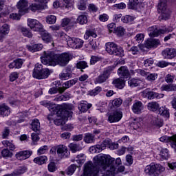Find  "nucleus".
Masks as SVG:
<instances>
[{"mask_svg": "<svg viewBox=\"0 0 176 176\" xmlns=\"http://www.w3.org/2000/svg\"><path fill=\"white\" fill-rule=\"evenodd\" d=\"M37 24H38V20L31 19H28V25L32 30L33 28H35V27L36 26Z\"/></svg>", "mask_w": 176, "mask_h": 176, "instance_id": "603ef678", "label": "nucleus"}, {"mask_svg": "<svg viewBox=\"0 0 176 176\" xmlns=\"http://www.w3.org/2000/svg\"><path fill=\"white\" fill-rule=\"evenodd\" d=\"M91 108V104H87L85 102H81L78 104V109L81 112H86L88 109H90Z\"/></svg>", "mask_w": 176, "mask_h": 176, "instance_id": "f704fd0d", "label": "nucleus"}, {"mask_svg": "<svg viewBox=\"0 0 176 176\" xmlns=\"http://www.w3.org/2000/svg\"><path fill=\"white\" fill-rule=\"evenodd\" d=\"M0 12L4 14L9 13V8L8 6H6V1H5V0H0Z\"/></svg>", "mask_w": 176, "mask_h": 176, "instance_id": "c85d7f7f", "label": "nucleus"}, {"mask_svg": "<svg viewBox=\"0 0 176 176\" xmlns=\"http://www.w3.org/2000/svg\"><path fill=\"white\" fill-rule=\"evenodd\" d=\"M28 116V113L27 112L23 113H19V117L20 118L19 120H17V123H22V122H24L25 118H27Z\"/></svg>", "mask_w": 176, "mask_h": 176, "instance_id": "e2e57ef3", "label": "nucleus"}, {"mask_svg": "<svg viewBox=\"0 0 176 176\" xmlns=\"http://www.w3.org/2000/svg\"><path fill=\"white\" fill-rule=\"evenodd\" d=\"M47 160V157L43 155V156H39L34 159V163L36 164H39L40 166H42V164H45Z\"/></svg>", "mask_w": 176, "mask_h": 176, "instance_id": "7c9ffc66", "label": "nucleus"}, {"mask_svg": "<svg viewBox=\"0 0 176 176\" xmlns=\"http://www.w3.org/2000/svg\"><path fill=\"white\" fill-rule=\"evenodd\" d=\"M58 36H59V38H61V39H63V41H66L67 43H68L69 39H71V37L67 35L64 32H60L58 34Z\"/></svg>", "mask_w": 176, "mask_h": 176, "instance_id": "338daca9", "label": "nucleus"}, {"mask_svg": "<svg viewBox=\"0 0 176 176\" xmlns=\"http://www.w3.org/2000/svg\"><path fill=\"white\" fill-rule=\"evenodd\" d=\"M72 76V68L71 66H67L65 69L59 74V78L61 80H67Z\"/></svg>", "mask_w": 176, "mask_h": 176, "instance_id": "ddd939ff", "label": "nucleus"}, {"mask_svg": "<svg viewBox=\"0 0 176 176\" xmlns=\"http://www.w3.org/2000/svg\"><path fill=\"white\" fill-rule=\"evenodd\" d=\"M157 10L161 13L162 20H168L170 17V10L167 8V0H160L158 3Z\"/></svg>", "mask_w": 176, "mask_h": 176, "instance_id": "0eeeda50", "label": "nucleus"}, {"mask_svg": "<svg viewBox=\"0 0 176 176\" xmlns=\"http://www.w3.org/2000/svg\"><path fill=\"white\" fill-rule=\"evenodd\" d=\"M57 153L58 156L63 158L68 157L69 153L68 152V148L64 144H60L57 146Z\"/></svg>", "mask_w": 176, "mask_h": 176, "instance_id": "4468645a", "label": "nucleus"}, {"mask_svg": "<svg viewBox=\"0 0 176 176\" xmlns=\"http://www.w3.org/2000/svg\"><path fill=\"white\" fill-rule=\"evenodd\" d=\"M72 105L71 104H64L63 106L59 105L56 107H53L52 109L54 112H56L58 115H60L61 118H65L69 119L72 118Z\"/></svg>", "mask_w": 176, "mask_h": 176, "instance_id": "7ed1b4c3", "label": "nucleus"}, {"mask_svg": "<svg viewBox=\"0 0 176 176\" xmlns=\"http://www.w3.org/2000/svg\"><path fill=\"white\" fill-rule=\"evenodd\" d=\"M87 67H89V65H87V63L86 61H80L76 64V68L81 69L82 72H83L82 69L87 68Z\"/></svg>", "mask_w": 176, "mask_h": 176, "instance_id": "4d7b16f0", "label": "nucleus"}, {"mask_svg": "<svg viewBox=\"0 0 176 176\" xmlns=\"http://www.w3.org/2000/svg\"><path fill=\"white\" fill-rule=\"evenodd\" d=\"M142 2V0H129L128 3L129 9H137V6Z\"/></svg>", "mask_w": 176, "mask_h": 176, "instance_id": "c756f323", "label": "nucleus"}, {"mask_svg": "<svg viewBox=\"0 0 176 176\" xmlns=\"http://www.w3.org/2000/svg\"><path fill=\"white\" fill-rule=\"evenodd\" d=\"M77 21L79 24H87V16L85 14H81L78 16Z\"/></svg>", "mask_w": 176, "mask_h": 176, "instance_id": "3c124183", "label": "nucleus"}, {"mask_svg": "<svg viewBox=\"0 0 176 176\" xmlns=\"http://www.w3.org/2000/svg\"><path fill=\"white\" fill-rule=\"evenodd\" d=\"M84 141L86 144H91L92 142H94V135L91 133H86L84 137Z\"/></svg>", "mask_w": 176, "mask_h": 176, "instance_id": "ea45409f", "label": "nucleus"}, {"mask_svg": "<svg viewBox=\"0 0 176 176\" xmlns=\"http://www.w3.org/2000/svg\"><path fill=\"white\" fill-rule=\"evenodd\" d=\"M153 124L157 127H162L163 126V120L157 118L153 119Z\"/></svg>", "mask_w": 176, "mask_h": 176, "instance_id": "13d9d810", "label": "nucleus"}, {"mask_svg": "<svg viewBox=\"0 0 176 176\" xmlns=\"http://www.w3.org/2000/svg\"><path fill=\"white\" fill-rule=\"evenodd\" d=\"M16 6L19 9V13L21 15H24L28 13V1L27 0H20Z\"/></svg>", "mask_w": 176, "mask_h": 176, "instance_id": "9b49d317", "label": "nucleus"}, {"mask_svg": "<svg viewBox=\"0 0 176 176\" xmlns=\"http://www.w3.org/2000/svg\"><path fill=\"white\" fill-rule=\"evenodd\" d=\"M102 89L101 87H96L95 89L89 91V96H97L98 93H101Z\"/></svg>", "mask_w": 176, "mask_h": 176, "instance_id": "052dcab7", "label": "nucleus"}, {"mask_svg": "<svg viewBox=\"0 0 176 176\" xmlns=\"http://www.w3.org/2000/svg\"><path fill=\"white\" fill-rule=\"evenodd\" d=\"M76 167H78V166H76V164L70 165L66 170L67 175H72V174L75 173Z\"/></svg>", "mask_w": 176, "mask_h": 176, "instance_id": "37998d69", "label": "nucleus"}, {"mask_svg": "<svg viewBox=\"0 0 176 176\" xmlns=\"http://www.w3.org/2000/svg\"><path fill=\"white\" fill-rule=\"evenodd\" d=\"M148 100H153L154 98H163L164 95L163 94H158L153 91H148L147 93Z\"/></svg>", "mask_w": 176, "mask_h": 176, "instance_id": "bb28decb", "label": "nucleus"}, {"mask_svg": "<svg viewBox=\"0 0 176 176\" xmlns=\"http://www.w3.org/2000/svg\"><path fill=\"white\" fill-rule=\"evenodd\" d=\"M31 129L33 131H39L41 130V123L39 122V120L34 119L32 120L31 124Z\"/></svg>", "mask_w": 176, "mask_h": 176, "instance_id": "a878e982", "label": "nucleus"}, {"mask_svg": "<svg viewBox=\"0 0 176 176\" xmlns=\"http://www.w3.org/2000/svg\"><path fill=\"white\" fill-rule=\"evenodd\" d=\"M148 35L151 38H155V36H159V35L168 34V32H172L173 30L168 28H163L162 29L157 28V26H151L148 28Z\"/></svg>", "mask_w": 176, "mask_h": 176, "instance_id": "423d86ee", "label": "nucleus"}, {"mask_svg": "<svg viewBox=\"0 0 176 176\" xmlns=\"http://www.w3.org/2000/svg\"><path fill=\"white\" fill-rule=\"evenodd\" d=\"M132 111L133 113H135L136 115L142 113V111H144V104L140 101L135 100L132 106Z\"/></svg>", "mask_w": 176, "mask_h": 176, "instance_id": "2eb2a0df", "label": "nucleus"}, {"mask_svg": "<svg viewBox=\"0 0 176 176\" xmlns=\"http://www.w3.org/2000/svg\"><path fill=\"white\" fill-rule=\"evenodd\" d=\"M9 34V25L6 23H4L0 28V41L6 35Z\"/></svg>", "mask_w": 176, "mask_h": 176, "instance_id": "393cba45", "label": "nucleus"}, {"mask_svg": "<svg viewBox=\"0 0 176 176\" xmlns=\"http://www.w3.org/2000/svg\"><path fill=\"white\" fill-rule=\"evenodd\" d=\"M101 146L96 145V146H92L89 148V152L91 153H100L101 152Z\"/></svg>", "mask_w": 176, "mask_h": 176, "instance_id": "5fc2aeb1", "label": "nucleus"}, {"mask_svg": "<svg viewBox=\"0 0 176 176\" xmlns=\"http://www.w3.org/2000/svg\"><path fill=\"white\" fill-rule=\"evenodd\" d=\"M160 141H161V142H164L165 144H168L173 149L176 151V135L172 136H162L160 138Z\"/></svg>", "mask_w": 176, "mask_h": 176, "instance_id": "1a4fd4ad", "label": "nucleus"}, {"mask_svg": "<svg viewBox=\"0 0 176 176\" xmlns=\"http://www.w3.org/2000/svg\"><path fill=\"white\" fill-rule=\"evenodd\" d=\"M109 70H105L102 74L96 78L95 83H104L109 78Z\"/></svg>", "mask_w": 176, "mask_h": 176, "instance_id": "a211bd4d", "label": "nucleus"}, {"mask_svg": "<svg viewBox=\"0 0 176 176\" xmlns=\"http://www.w3.org/2000/svg\"><path fill=\"white\" fill-rule=\"evenodd\" d=\"M72 54L69 53H63L61 54H54V52L45 51L43 56L41 57L42 64L47 66L65 67L73 58Z\"/></svg>", "mask_w": 176, "mask_h": 176, "instance_id": "f03ea898", "label": "nucleus"}, {"mask_svg": "<svg viewBox=\"0 0 176 176\" xmlns=\"http://www.w3.org/2000/svg\"><path fill=\"white\" fill-rule=\"evenodd\" d=\"M57 21V17L54 15H48L46 16V23L47 24H56Z\"/></svg>", "mask_w": 176, "mask_h": 176, "instance_id": "c03bdc74", "label": "nucleus"}, {"mask_svg": "<svg viewBox=\"0 0 176 176\" xmlns=\"http://www.w3.org/2000/svg\"><path fill=\"white\" fill-rule=\"evenodd\" d=\"M90 36H92V38H97V33L93 30H87L84 35L85 39L87 40Z\"/></svg>", "mask_w": 176, "mask_h": 176, "instance_id": "79ce46f5", "label": "nucleus"}, {"mask_svg": "<svg viewBox=\"0 0 176 176\" xmlns=\"http://www.w3.org/2000/svg\"><path fill=\"white\" fill-rule=\"evenodd\" d=\"M23 64H24V60H23L21 58H18L10 63L8 67L10 69H12L13 68L19 69L23 67Z\"/></svg>", "mask_w": 176, "mask_h": 176, "instance_id": "412c9836", "label": "nucleus"}, {"mask_svg": "<svg viewBox=\"0 0 176 176\" xmlns=\"http://www.w3.org/2000/svg\"><path fill=\"white\" fill-rule=\"evenodd\" d=\"M112 83L115 86V87H117V89H123V87H124L125 86L124 80L120 78H117L114 80Z\"/></svg>", "mask_w": 176, "mask_h": 176, "instance_id": "cd10ccee", "label": "nucleus"}, {"mask_svg": "<svg viewBox=\"0 0 176 176\" xmlns=\"http://www.w3.org/2000/svg\"><path fill=\"white\" fill-rule=\"evenodd\" d=\"M78 9L80 10H86V1L80 0L78 4Z\"/></svg>", "mask_w": 176, "mask_h": 176, "instance_id": "774afa93", "label": "nucleus"}, {"mask_svg": "<svg viewBox=\"0 0 176 176\" xmlns=\"http://www.w3.org/2000/svg\"><path fill=\"white\" fill-rule=\"evenodd\" d=\"M131 74H132V75H135V74H139V75H141L142 76H147L148 73L145 72V70L138 69H136L135 71L131 70Z\"/></svg>", "mask_w": 176, "mask_h": 176, "instance_id": "864d4df0", "label": "nucleus"}, {"mask_svg": "<svg viewBox=\"0 0 176 176\" xmlns=\"http://www.w3.org/2000/svg\"><path fill=\"white\" fill-rule=\"evenodd\" d=\"M42 39L45 43H49L52 42V36L47 32L44 31L41 34Z\"/></svg>", "mask_w": 176, "mask_h": 176, "instance_id": "c9c22d12", "label": "nucleus"}, {"mask_svg": "<svg viewBox=\"0 0 176 176\" xmlns=\"http://www.w3.org/2000/svg\"><path fill=\"white\" fill-rule=\"evenodd\" d=\"M49 75H50V70L47 68L43 69L38 76L36 77V79H46L49 78Z\"/></svg>", "mask_w": 176, "mask_h": 176, "instance_id": "5701e85b", "label": "nucleus"}, {"mask_svg": "<svg viewBox=\"0 0 176 176\" xmlns=\"http://www.w3.org/2000/svg\"><path fill=\"white\" fill-rule=\"evenodd\" d=\"M160 113L164 116V118H170V111L166 107H161L159 109Z\"/></svg>", "mask_w": 176, "mask_h": 176, "instance_id": "de8ad7c7", "label": "nucleus"}, {"mask_svg": "<svg viewBox=\"0 0 176 176\" xmlns=\"http://www.w3.org/2000/svg\"><path fill=\"white\" fill-rule=\"evenodd\" d=\"M30 9L32 12H36V10H43L45 6L42 4L32 3L30 6Z\"/></svg>", "mask_w": 176, "mask_h": 176, "instance_id": "72a5a7b5", "label": "nucleus"}, {"mask_svg": "<svg viewBox=\"0 0 176 176\" xmlns=\"http://www.w3.org/2000/svg\"><path fill=\"white\" fill-rule=\"evenodd\" d=\"M9 134H10V129L9 127H5L2 131V138H8L9 137Z\"/></svg>", "mask_w": 176, "mask_h": 176, "instance_id": "0e129e2a", "label": "nucleus"}, {"mask_svg": "<svg viewBox=\"0 0 176 176\" xmlns=\"http://www.w3.org/2000/svg\"><path fill=\"white\" fill-rule=\"evenodd\" d=\"M21 32H22L24 36H27L28 38H32V33H31V32H30L27 28H21Z\"/></svg>", "mask_w": 176, "mask_h": 176, "instance_id": "6e6d98bb", "label": "nucleus"}, {"mask_svg": "<svg viewBox=\"0 0 176 176\" xmlns=\"http://www.w3.org/2000/svg\"><path fill=\"white\" fill-rule=\"evenodd\" d=\"M31 155H32V152L30 151H19L16 153V157L19 159V160H25L28 159Z\"/></svg>", "mask_w": 176, "mask_h": 176, "instance_id": "6ab92c4d", "label": "nucleus"}, {"mask_svg": "<svg viewBox=\"0 0 176 176\" xmlns=\"http://www.w3.org/2000/svg\"><path fill=\"white\" fill-rule=\"evenodd\" d=\"M27 171V167L21 166L18 169L15 170L13 173V175L19 176L21 175V174H24Z\"/></svg>", "mask_w": 176, "mask_h": 176, "instance_id": "a19ab883", "label": "nucleus"}, {"mask_svg": "<svg viewBox=\"0 0 176 176\" xmlns=\"http://www.w3.org/2000/svg\"><path fill=\"white\" fill-rule=\"evenodd\" d=\"M144 46L147 49L157 47V46H160V40L156 38H148L146 41Z\"/></svg>", "mask_w": 176, "mask_h": 176, "instance_id": "dca6fc26", "label": "nucleus"}, {"mask_svg": "<svg viewBox=\"0 0 176 176\" xmlns=\"http://www.w3.org/2000/svg\"><path fill=\"white\" fill-rule=\"evenodd\" d=\"M166 170L159 164H151L145 167L144 173L148 175L159 176Z\"/></svg>", "mask_w": 176, "mask_h": 176, "instance_id": "39448f33", "label": "nucleus"}, {"mask_svg": "<svg viewBox=\"0 0 176 176\" xmlns=\"http://www.w3.org/2000/svg\"><path fill=\"white\" fill-rule=\"evenodd\" d=\"M144 38H145V36L144 35V34H138L135 36V39L136 41V42H138V43H142V42H144Z\"/></svg>", "mask_w": 176, "mask_h": 176, "instance_id": "69168bd1", "label": "nucleus"}, {"mask_svg": "<svg viewBox=\"0 0 176 176\" xmlns=\"http://www.w3.org/2000/svg\"><path fill=\"white\" fill-rule=\"evenodd\" d=\"M118 74L119 76H121V78H124V79H127V78L130 77V72H129V69L126 66H122L119 68Z\"/></svg>", "mask_w": 176, "mask_h": 176, "instance_id": "aec40b11", "label": "nucleus"}, {"mask_svg": "<svg viewBox=\"0 0 176 176\" xmlns=\"http://www.w3.org/2000/svg\"><path fill=\"white\" fill-rule=\"evenodd\" d=\"M114 34L118 36H123L126 34V29L122 26L117 27L114 30Z\"/></svg>", "mask_w": 176, "mask_h": 176, "instance_id": "e433bc0d", "label": "nucleus"}, {"mask_svg": "<svg viewBox=\"0 0 176 176\" xmlns=\"http://www.w3.org/2000/svg\"><path fill=\"white\" fill-rule=\"evenodd\" d=\"M1 153V155L6 158L12 157V156H13V153L9 151V149L8 148L3 149Z\"/></svg>", "mask_w": 176, "mask_h": 176, "instance_id": "09e8293b", "label": "nucleus"}, {"mask_svg": "<svg viewBox=\"0 0 176 176\" xmlns=\"http://www.w3.org/2000/svg\"><path fill=\"white\" fill-rule=\"evenodd\" d=\"M147 107L149 111L156 112V111L159 109L160 106L159 105V103H157V102H151L148 104Z\"/></svg>", "mask_w": 176, "mask_h": 176, "instance_id": "2f4dec72", "label": "nucleus"}, {"mask_svg": "<svg viewBox=\"0 0 176 176\" xmlns=\"http://www.w3.org/2000/svg\"><path fill=\"white\" fill-rule=\"evenodd\" d=\"M122 23L125 24H128L129 23H131V21H134V17L130 15H125L121 18Z\"/></svg>", "mask_w": 176, "mask_h": 176, "instance_id": "8fccbe9b", "label": "nucleus"}, {"mask_svg": "<svg viewBox=\"0 0 176 176\" xmlns=\"http://www.w3.org/2000/svg\"><path fill=\"white\" fill-rule=\"evenodd\" d=\"M123 118V112L120 109H117L110 113L108 116L109 123H116Z\"/></svg>", "mask_w": 176, "mask_h": 176, "instance_id": "6e6552de", "label": "nucleus"}, {"mask_svg": "<svg viewBox=\"0 0 176 176\" xmlns=\"http://www.w3.org/2000/svg\"><path fill=\"white\" fill-rule=\"evenodd\" d=\"M69 148L71 149V151H72V152L74 153H75V152L82 151V146H80V145L75 144V143H71L69 145Z\"/></svg>", "mask_w": 176, "mask_h": 176, "instance_id": "58836bf2", "label": "nucleus"}, {"mask_svg": "<svg viewBox=\"0 0 176 176\" xmlns=\"http://www.w3.org/2000/svg\"><path fill=\"white\" fill-rule=\"evenodd\" d=\"M47 168L50 173H54V171L57 170V166H56V163L50 162L48 164Z\"/></svg>", "mask_w": 176, "mask_h": 176, "instance_id": "680f3d73", "label": "nucleus"}, {"mask_svg": "<svg viewBox=\"0 0 176 176\" xmlns=\"http://www.w3.org/2000/svg\"><path fill=\"white\" fill-rule=\"evenodd\" d=\"M42 64L37 63L35 65V67L33 71V77L37 78L38 75L41 74V72L43 70Z\"/></svg>", "mask_w": 176, "mask_h": 176, "instance_id": "473e14b6", "label": "nucleus"}, {"mask_svg": "<svg viewBox=\"0 0 176 176\" xmlns=\"http://www.w3.org/2000/svg\"><path fill=\"white\" fill-rule=\"evenodd\" d=\"M67 45L72 49H80L83 46V40L79 38H71L67 42Z\"/></svg>", "mask_w": 176, "mask_h": 176, "instance_id": "9d476101", "label": "nucleus"}, {"mask_svg": "<svg viewBox=\"0 0 176 176\" xmlns=\"http://www.w3.org/2000/svg\"><path fill=\"white\" fill-rule=\"evenodd\" d=\"M160 155L161 156L163 160H167L168 157H170V154L168 153V149L167 148H162L160 153Z\"/></svg>", "mask_w": 176, "mask_h": 176, "instance_id": "4c0bfd02", "label": "nucleus"}, {"mask_svg": "<svg viewBox=\"0 0 176 176\" xmlns=\"http://www.w3.org/2000/svg\"><path fill=\"white\" fill-rule=\"evenodd\" d=\"M123 100L121 98H116L112 102L113 107H116L119 108L122 105Z\"/></svg>", "mask_w": 176, "mask_h": 176, "instance_id": "bf43d9fd", "label": "nucleus"}, {"mask_svg": "<svg viewBox=\"0 0 176 176\" xmlns=\"http://www.w3.org/2000/svg\"><path fill=\"white\" fill-rule=\"evenodd\" d=\"M26 47L29 52H32V53H35V52H39L41 49H43V45H42L41 43H38L32 45H27Z\"/></svg>", "mask_w": 176, "mask_h": 176, "instance_id": "4be33fe9", "label": "nucleus"}, {"mask_svg": "<svg viewBox=\"0 0 176 176\" xmlns=\"http://www.w3.org/2000/svg\"><path fill=\"white\" fill-rule=\"evenodd\" d=\"M106 52H107L109 54L118 56V57H123V56H124V50H123V48L113 42L106 43Z\"/></svg>", "mask_w": 176, "mask_h": 176, "instance_id": "20e7f679", "label": "nucleus"}, {"mask_svg": "<svg viewBox=\"0 0 176 176\" xmlns=\"http://www.w3.org/2000/svg\"><path fill=\"white\" fill-rule=\"evenodd\" d=\"M162 55L164 58L172 59L176 56V51L173 48H166L162 52Z\"/></svg>", "mask_w": 176, "mask_h": 176, "instance_id": "f3484780", "label": "nucleus"}, {"mask_svg": "<svg viewBox=\"0 0 176 176\" xmlns=\"http://www.w3.org/2000/svg\"><path fill=\"white\" fill-rule=\"evenodd\" d=\"M157 78V74L156 73H148L146 79L148 82H155Z\"/></svg>", "mask_w": 176, "mask_h": 176, "instance_id": "a18cd8bd", "label": "nucleus"}, {"mask_svg": "<svg viewBox=\"0 0 176 176\" xmlns=\"http://www.w3.org/2000/svg\"><path fill=\"white\" fill-rule=\"evenodd\" d=\"M77 82H78V79L76 78H74L73 80H69L65 82V83L63 84V87H58L59 93L60 94H63V93H64V91H65L67 89H69V87H72V86H74V85H76Z\"/></svg>", "mask_w": 176, "mask_h": 176, "instance_id": "f8f14e48", "label": "nucleus"}, {"mask_svg": "<svg viewBox=\"0 0 176 176\" xmlns=\"http://www.w3.org/2000/svg\"><path fill=\"white\" fill-rule=\"evenodd\" d=\"M140 83H141V80L135 78L131 79L128 81V85L130 87H137Z\"/></svg>", "mask_w": 176, "mask_h": 176, "instance_id": "49530a36", "label": "nucleus"}, {"mask_svg": "<svg viewBox=\"0 0 176 176\" xmlns=\"http://www.w3.org/2000/svg\"><path fill=\"white\" fill-rule=\"evenodd\" d=\"M0 115L2 116H8L10 115V109L5 104H0Z\"/></svg>", "mask_w": 176, "mask_h": 176, "instance_id": "b1692460", "label": "nucleus"}, {"mask_svg": "<svg viewBox=\"0 0 176 176\" xmlns=\"http://www.w3.org/2000/svg\"><path fill=\"white\" fill-rule=\"evenodd\" d=\"M94 164L88 162L84 166L86 176H115L117 166L122 164V160L112 158L110 155L99 154L94 158Z\"/></svg>", "mask_w": 176, "mask_h": 176, "instance_id": "f257e3e1", "label": "nucleus"}]
</instances>
